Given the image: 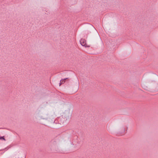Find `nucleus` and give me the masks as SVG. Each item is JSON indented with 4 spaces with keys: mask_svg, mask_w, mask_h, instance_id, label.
<instances>
[{
    "mask_svg": "<svg viewBox=\"0 0 158 158\" xmlns=\"http://www.w3.org/2000/svg\"><path fill=\"white\" fill-rule=\"evenodd\" d=\"M86 40L85 39H81L80 40V42L81 44L85 47H89V46L86 43Z\"/></svg>",
    "mask_w": 158,
    "mask_h": 158,
    "instance_id": "obj_1",
    "label": "nucleus"
},
{
    "mask_svg": "<svg viewBox=\"0 0 158 158\" xmlns=\"http://www.w3.org/2000/svg\"><path fill=\"white\" fill-rule=\"evenodd\" d=\"M67 79V78H66L64 79H63L61 80L60 82V86L61 85L63 84H64L65 82V80Z\"/></svg>",
    "mask_w": 158,
    "mask_h": 158,
    "instance_id": "obj_2",
    "label": "nucleus"
},
{
    "mask_svg": "<svg viewBox=\"0 0 158 158\" xmlns=\"http://www.w3.org/2000/svg\"><path fill=\"white\" fill-rule=\"evenodd\" d=\"M0 139H4V140H5V139L4 138V137H3H3H0Z\"/></svg>",
    "mask_w": 158,
    "mask_h": 158,
    "instance_id": "obj_3",
    "label": "nucleus"
}]
</instances>
